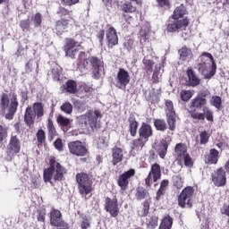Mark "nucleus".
<instances>
[{
  "instance_id": "nucleus-34",
  "label": "nucleus",
  "mask_w": 229,
  "mask_h": 229,
  "mask_svg": "<svg viewBox=\"0 0 229 229\" xmlns=\"http://www.w3.org/2000/svg\"><path fill=\"white\" fill-rule=\"evenodd\" d=\"M172 181L176 189H182L183 187V179L182 178V175H174Z\"/></svg>"
},
{
  "instance_id": "nucleus-35",
  "label": "nucleus",
  "mask_w": 229,
  "mask_h": 229,
  "mask_svg": "<svg viewBox=\"0 0 229 229\" xmlns=\"http://www.w3.org/2000/svg\"><path fill=\"white\" fill-rule=\"evenodd\" d=\"M61 75H62V68L58 65L54 66L52 69L53 80H55V81H59Z\"/></svg>"
},
{
  "instance_id": "nucleus-39",
  "label": "nucleus",
  "mask_w": 229,
  "mask_h": 229,
  "mask_svg": "<svg viewBox=\"0 0 229 229\" xmlns=\"http://www.w3.org/2000/svg\"><path fill=\"white\" fill-rule=\"evenodd\" d=\"M182 101H189L192 96H194V91L192 90H182L180 93Z\"/></svg>"
},
{
  "instance_id": "nucleus-63",
  "label": "nucleus",
  "mask_w": 229,
  "mask_h": 229,
  "mask_svg": "<svg viewBox=\"0 0 229 229\" xmlns=\"http://www.w3.org/2000/svg\"><path fill=\"white\" fill-rule=\"evenodd\" d=\"M136 196L138 199H144L146 198V191L144 190H139Z\"/></svg>"
},
{
  "instance_id": "nucleus-46",
  "label": "nucleus",
  "mask_w": 229,
  "mask_h": 229,
  "mask_svg": "<svg viewBox=\"0 0 229 229\" xmlns=\"http://www.w3.org/2000/svg\"><path fill=\"white\" fill-rule=\"evenodd\" d=\"M62 112L64 114H72V105L69 102H65L61 106Z\"/></svg>"
},
{
  "instance_id": "nucleus-14",
  "label": "nucleus",
  "mask_w": 229,
  "mask_h": 229,
  "mask_svg": "<svg viewBox=\"0 0 229 229\" xmlns=\"http://www.w3.org/2000/svg\"><path fill=\"white\" fill-rule=\"evenodd\" d=\"M106 210L109 212L111 217H117L119 216V204H117V199H106Z\"/></svg>"
},
{
  "instance_id": "nucleus-33",
  "label": "nucleus",
  "mask_w": 229,
  "mask_h": 229,
  "mask_svg": "<svg viewBox=\"0 0 229 229\" xmlns=\"http://www.w3.org/2000/svg\"><path fill=\"white\" fill-rule=\"evenodd\" d=\"M188 112L192 119H196L197 121H205V114H203V113L196 112V109H189Z\"/></svg>"
},
{
  "instance_id": "nucleus-56",
  "label": "nucleus",
  "mask_w": 229,
  "mask_h": 229,
  "mask_svg": "<svg viewBox=\"0 0 229 229\" xmlns=\"http://www.w3.org/2000/svg\"><path fill=\"white\" fill-rule=\"evenodd\" d=\"M61 3L64 6H72L73 4H78L80 0H61Z\"/></svg>"
},
{
  "instance_id": "nucleus-57",
  "label": "nucleus",
  "mask_w": 229,
  "mask_h": 229,
  "mask_svg": "<svg viewBox=\"0 0 229 229\" xmlns=\"http://www.w3.org/2000/svg\"><path fill=\"white\" fill-rule=\"evenodd\" d=\"M177 31H182V37L183 40H187V38L191 37V31L187 30V28H185L184 30L178 29Z\"/></svg>"
},
{
  "instance_id": "nucleus-11",
  "label": "nucleus",
  "mask_w": 229,
  "mask_h": 229,
  "mask_svg": "<svg viewBox=\"0 0 229 229\" xmlns=\"http://www.w3.org/2000/svg\"><path fill=\"white\" fill-rule=\"evenodd\" d=\"M68 148L72 155L76 157H85L88 153L87 148L80 140L72 141L68 143Z\"/></svg>"
},
{
  "instance_id": "nucleus-38",
  "label": "nucleus",
  "mask_w": 229,
  "mask_h": 229,
  "mask_svg": "<svg viewBox=\"0 0 229 229\" xmlns=\"http://www.w3.org/2000/svg\"><path fill=\"white\" fill-rule=\"evenodd\" d=\"M180 57L182 60H186L188 56H191L192 55V51L190 48H187V47H183L182 49L179 50Z\"/></svg>"
},
{
  "instance_id": "nucleus-42",
  "label": "nucleus",
  "mask_w": 229,
  "mask_h": 229,
  "mask_svg": "<svg viewBox=\"0 0 229 229\" xmlns=\"http://www.w3.org/2000/svg\"><path fill=\"white\" fill-rule=\"evenodd\" d=\"M167 123H168L169 130H171L172 131H174V129L176 128V114L168 115Z\"/></svg>"
},
{
  "instance_id": "nucleus-27",
  "label": "nucleus",
  "mask_w": 229,
  "mask_h": 229,
  "mask_svg": "<svg viewBox=\"0 0 229 229\" xmlns=\"http://www.w3.org/2000/svg\"><path fill=\"white\" fill-rule=\"evenodd\" d=\"M32 112H34L37 117L44 116V106H42V103H34L32 106Z\"/></svg>"
},
{
  "instance_id": "nucleus-9",
  "label": "nucleus",
  "mask_w": 229,
  "mask_h": 229,
  "mask_svg": "<svg viewBox=\"0 0 229 229\" xmlns=\"http://www.w3.org/2000/svg\"><path fill=\"white\" fill-rule=\"evenodd\" d=\"M160 178H162V169L160 168V165L155 163L151 165L150 171L145 179V185L151 187Z\"/></svg>"
},
{
  "instance_id": "nucleus-28",
  "label": "nucleus",
  "mask_w": 229,
  "mask_h": 229,
  "mask_svg": "<svg viewBox=\"0 0 229 229\" xmlns=\"http://www.w3.org/2000/svg\"><path fill=\"white\" fill-rule=\"evenodd\" d=\"M167 148H169L167 141L162 140L161 145L159 146V148L157 149V153H158L160 158H165V156L167 155Z\"/></svg>"
},
{
  "instance_id": "nucleus-51",
  "label": "nucleus",
  "mask_w": 229,
  "mask_h": 229,
  "mask_svg": "<svg viewBox=\"0 0 229 229\" xmlns=\"http://www.w3.org/2000/svg\"><path fill=\"white\" fill-rule=\"evenodd\" d=\"M37 139H38V142H45L46 140V132L44 131V130L40 129L37 132Z\"/></svg>"
},
{
  "instance_id": "nucleus-18",
  "label": "nucleus",
  "mask_w": 229,
  "mask_h": 229,
  "mask_svg": "<svg viewBox=\"0 0 229 229\" xmlns=\"http://www.w3.org/2000/svg\"><path fill=\"white\" fill-rule=\"evenodd\" d=\"M139 135L140 139L149 140V137L153 135V129H151V125L143 123L139 129Z\"/></svg>"
},
{
  "instance_id": "nucleus-60",
  "label": "nucleus",
  "mask_w": 229,
  "mask_h": 229,
  "mask_svg": "<svg viewBox=\"0 0 229 229\" xmlns=\"http://www.w3.org/2000/svg\"><path fill=\"white\" fill-rule=\"evenodd\" d=\"M148 225H149V226H152V228H155V226H157L158 225V217L152 216L150 218Z\"/></svg>"
},
{
  "instance_id": "nucleus-25",
  "label": "nucleus",
  "mask_w": 229,
  "mask_h": 229,
  "mask_svg": "<svg viewBox=\"0 0 229 229\" xmlns=\"http://www.w3.org/2000/svg\"><path fill=\"white\" fill-rule=\"evenodd\" d=\"M129 124H130V132L131 137H135L137 135V129L139 128V123L135 120V117L130 116L129 117Z\"/></svg>"
},
{
  "instance_id": "nucleus-15",
  "label": "nucleus",
  "mask_w": 229,
  "mask_h": 229,
  "mask_svg": "<svg viewBox=\"0 0 229 229\" xmlns=\"http://www.w3.org/2000/svg\"><path fill=\"white\" fill-rule=\"evenodd\" d=\"M134 175H135V170L131 169L119 176L117 182L122 191H126V189H128V184L130 183V178H131V176H134Z\"/></svg>"
},
{
  "instance_id": "nucleus-41",
  "label": "nucleus",
  "mask_w": 229,
  "mask_h": 229,
  "mask_svg": "<svg viewBox=\"0 0 229 229\" xmlns=\"http://www.w3.org/2000/svg\"><path fill=\"white\" fill-rule=\"evenodd\" d=\"M202 114L204 115V117H206L207 121H210L211 123L214 121V113L211 112V110L207 107V106H204L202 108Z\"/></svg>"
},
{
  "instance_id": "nucleus-53",
  "label": "nucleus",
  "mask_w": 229,
  "mask_h": 229,
  "mask_svg": "<svg viewBox=\"0 0 229 229\" xmlns=\"http://www.w3.org/2000/svg\"><path fill=\"white\" fill-rule=\"evenodd\" d=\"M47 130H48L49 135H55V133H56V129H55V125L53 124V120L51 119H48Z\"/></svg>"
},
{
  "instance_id": "nucleus-48",
  "label": "nucleus",
  "mask_w": 229,
  "mask_h": 229,
  "mask_svg": "<svg viewBox=\"0 0 229 229\" xmlns=\"http://www.w3.org/2000/svg\"><path fill=\"white\" fill-rule=\"evenodd\" d=\"M67 24H69V22L65 20L58 21L56 22L57 31H62L63 30H65V28H67Z\"/></svg>"
},
{
  "instance_id": "nucleus-64",
  "label": "nucleus",
  "mask_w": 229,
  "mask_h": 229,
  "mask_svg": "<svg viewBox=\"0 0 229 229\" xmlns=\"http://www.w3.org/2000/svg\"><path fill=\"white\" fill-rule=\"evenodd\" d=\"M98 148L103 149V148H106V146H108V143L106 141H105V140L100 139L98 142Z\"/></svg>"
},
{
  "instance_id": "nucleus-59",
  "label": "nucleus",
  "mask_w": 229,
  "mask_h": 229,
  "mask_svg": "<svg viewBox=\"0 0 229 229\" xmlns=\"http://www.w3.org/2000/svg\"><path fill=\"white\" fill-rule=\"evenodd\" d=\"M54 146H55V149H58V151H62V148H64L62 140L61 139L55 140V141L54 142Z\"/></svg>"
},
{
  "instance_id": "nucleus-40",
  "label": "nucleus",
  "mask_w": 229,
  "mask_h": 229,
  "mask_svg": "<svg viewBox=\"0 0 229 229\" xmlns=\"http://www.w3.org/2000/svg\"><path fill=\"white\" fill-rule=\"evenodd\" d=\"M148 142V140H146L145 139L143 138H140L138 139V140H134L133 141V148L135 149H142V148H144V145Z\"/></svg>"
},
{
  "instance_id": "nucleus-23",
  "label": "nucleus",
  "mask_w": 229,
  "mask_h": 229,
  "mask_svg": "<svg viewBox=\"0 0 229 229\" xmlns=\"http://www.w3.org/2000/svg\"><path fill=\"white\" fill-rule=\"evenodd\" d=\"M167 187H169V180L165 179V180L161 181L160 187L157 190V194H156V199L157 201H159V199H162V196H164V194H165V191H167Z\"/></svg>"
},
{
  "instance_id": "nucleus-36",
  "label": "nucleus",
  "mask_w": 229,
  "mask_h": 229,
  "mask_svg": "<svg viewBox=\"0 0 229 229\" xmlns=\"http://www.w3.org/2000/svg\"><path fill=\"white\" fill-rule=\"evenodd\" d=\"M31 21L34 24V28H40V24H42V14L40 13H37L32 16Z\"/></svg>"
},
{
  "instance_id": "nucleus-58",
  "label": "nucleus",
  "mask_w": 229,
  "mask_h": 229,
  "mask_svg": "<svg viewBox=\"0 0 229 229\" xmlns=\"http://www.w3.org/2000/svg\"><path fill=\"white\" fill-rule=\"evenodd\" d=\"M143 64H144L147 71H151L153 69V61L148 60V59H144Z\"/></svg>"
},
{
  "instance_id": "nucleus-50",
  "label": "nucleus",
  "mask_w": 229,
  "mask_h": 229,
  "mask_svg": "<svg viewBox=\"0 0 229 229\" xmlns=\"http://www.w3.org/2000/svg\"><path fill=\"white\" fill-rule=\"evenodd\" d=\"M103 76V67L93 68V78L99 80Z\"/></svg>"
},
{
  "instance_id": "nucleus-1",
  "label": "nucleus",
  "mask_w": 229,
  "mask_h": 229,
  "mask_svg": "<svg viewBox=\"0 0 229 229\" xmlns=\"http://www.w3.org/2000/svg\"><path fill=\"white\" fill-rule=\"evenodd\" d=\"M187 13V9L185 5L182 4L180 6H177L174 11L172 19L169 21L167 25V31L170 33H174L178 31V30H185V28L189 27V19L182 18L183 15Z\"/></svg>"
},
{
  "instance_id": "nucleus-45",
  "label": "nucleus",
  "mask_w": 229,
  "mask_h": 229,
  "mask_svg": "<svg viewBox=\"0 0 229 229\" xmlns=\"http://www.w3.org/2000/svg\"><path fill=\"white\" fill-rule=\"evenodd\" d=\"M161 93H162V89L153 88L149 91V98L152 101H156V99L158 98V96H160Z\"/></svg>"
},
{
  "instance_id": "nucleus-8",
  "label": "nucleus",
  "mask_w": 229,
  "mask_h": 229,
  "mask_svg": "<svg viewBox=\"0 0 229 229\" xmlns=\"http://www.w3.org/2000/svg\"><path fill=\"white\" fill-rule=\"evenodd\" d=\"M210 67L212 69H216V62H214V56L212 54L204 52L200 55V63L199 64V71L202 74L208 72L210 71Z\"/></svg>"
},
{
  "instance_id": "nucleus-55",
  "label": "nucleus",
  "mask_w": 229,
  "mask_h": 229,
  "mask_svg": "<svg viewBox=\"0 0 229 229\" xmlns=\"http://www.w3.org/2000/svg\"><path fill=\"white\" fill-rule=\"evenodd\" d=\"M20 27L21 28L22 31H28V30H30V21L28 20L21 21Z\"/></svg>"
},
{
  "instance_id": "nucleus-22",
  "label": "nucleus",
  "mask_w": 229,
  "mask_h": 229,
  "mask_svg": "<svg viewBox=\"0 0 229 229\" xmlns=\"http://www.w3.org/2000/svg\"><path fill=\"white\" fill-rule=\"evenodd\" d=\"M35 117H37V114L34 113L31 106L27 107L25 111L24 121L28 126H31V124L35 123Z\"/></svg>"
},
{
  "instance_id": "nucleus-26",
  "label": "nucleus",
  "mask_w": 229,
  "mask_h": 229,
  "mask_svg": "<svg viewBox=\"0 0 229 229\" xmlns=\"http://www.w3.org/2000/svg\"><path fill=\"white\" fill-rule=\"evenodd\" d=\"M162 78V64H158L155 66V70L152 75L153 83H158Z\"/></svg>"
},
{
  "instance_id": "nucleus-19",
  "label": "nucleus",
  "mask_w": 229,
  "mask_h": 229,
  "mask_svg": "<svg viewBox=\"0 0 229 229\" xmlns=\"http://www.w3.org/2000/svg\"><path fill=\"white\" fill-rule=\"evenodd\" d=\"M207 105V99L201 96L194 98L189 104L190 110H198V108H204Z\"/></svg>"
},
{
  "instance_id": "nucleus-54",
  "label": "nucleus",
  "mask_w": 229,
  "mask_h": 229,
  "mask_svg": "<svg viewBox=\"0 0 229 229\" xmlns=\"http://www.w3.org/2000/svg\"><path fill=\"white\" fill-rule=\"evenodd\" d=\"M200 137V144H207L208 142V139L210 136H208V133L207 131H202L199 135Z\"/></svg>"
},
{
  "instance_id": "nucleus-29",
  "label": "nucleus",
  "mask_w": 229,
  "mask_h": 229,
  "mask_svg": "<svg viewBox=\"0 0 229 229\" xmlns=\"http://www.w3.org/2000/svg\"><path fill=\"white\" fill-rule=\"evenodd\" d=\"M66 92L69 94H76L78 90V86L76 85V81H68L64 86Z\"/></svg>"
},
{
  "instance_id": "nucleus-49",
  "label": "nucleus",
  "mask_w": 229,
  "mask_h": 229,
  "mask_svg": "<svg viewBox=\"0 0 229 229\" xmlns=\"http://www.w3.org/2000/svg\"><path fill=\"white\" fill-rule=\"evenodd\" d=\"M8 137V130L6 127H4L3 125H0V144Z\"/></svg>"
},
{
  "instance_id": "nucleus-52",
  "label": "nucleus",
  "mask_w": 229,
  "mask_h": 229,
  "mask_svg": "<svg viewBox=\"0 0 229 229\" xmlns=\"http://www.w3.org/2000/svg\"><path fill=\"white\" fill-rule=\"evenodd\" d=\"M81 229H89L90 228V220L87 218V216L83 217L81 222Z\"/></svg>"
},
{
  "instance_id": "nucleus-44",
  "label": "nucleus",
  "mask_w": 229,
  "mask_h": 229,
  "mask_svg": "<svg viewBox=\"0 0 229 229\" xmlns=\"http://www.w3.org/2000/svg\"><path fill=\"white\" fill-rule=\"evenodd\" d=\"M210 105H212V106H215V108H217V109L221 108V105H222L221 98L217 96H213L210 100Z\"/></svg>"
},
{
  "instance_id": "nucleus-24",
  "label": "nucleus",
  "mask_w": 229,
  "mask_h": 229,
  "mask_svg": "<svg viewBox=\"0 0 229 229\" xmlns=\"http://www.w3.org/2000/svg\"><path fill=\"white\" fill-rule=\"evenodd\" d=\"M187 74H188V85H190V87H198V85H199L200 83V80L199 78H198V76H196L194 74V71H192L191 69H189L187 71Z\"/></svg>"
},
{
  "instance_id": "nucleus-12",
  "label": "nucleus",
  "mask_w": 229,
  "mask_h": 229,
  "mask_svg": "<svg viewBox=\"0 0 229 229\" xmlns=\"http://www.w3.org/2000/svg\"><path fill=\"white\" fill-rule=\"evenodd\" d=\"M211 176L216 187H225L226 185V172L222 167L213 172Z\"/></svg>"
},
{
  "instance_id": "nucleus-47",
  "label": "nucleus",
  "mask_w": 229,
  "mask_h": 229,
  "mask_svg": "<svg viewBox=\"0 0 229 229\" xmlns=\"http://www.w3.org/2000/svg\"><path fill=\"white\" fill-rule=\"evenodd\" d=\"M57 123L58 124H61V126H69V124H71V120H69V118L59 115L57 117Z\"/></svg>"
},
{
  "instance_id": "nucleus-62",
  "label": "nucleus",
  "mask_w": 229,
  "mask_h": 229,
  "mask_svg": "<svg viewBox=\"0 0 229 229\" xmlns=\"http://www.w3.org/2000/svg\"><path fill=\"white\" fill-rule=\"evenodd\" d=\"M149 213V202L145 201L143 203V216H148Z\"/></svg>"
},
{
  "instance_id": "nucleus-61",
  "label": "nucleus",
  "mask_w": 229,
  "mask_h": 229,
  "mask_svg": "<svg viewBox=\"0 0 229 229\" xmlns=\"http://www.w3.org/2000/svg\"><path fill=\"white\" fill-rule=\"evenodd\" d=\"M97 37L99 40L100 46H103V40L105 38V30H99Z\"/></svg>"
},
{
  "instance_id": "nucleus-17",
  "label": "nucleus",
  "mask_w": 229,
  "mask_h": 229,
  "mask_svg": "<svg viewBox=\"0 0 229 229\" xmlns=\"http://www.w3.org/2000/svg\"><path fill=\"white\" fill-rule=\"evenodd\" d=\"M108 47H113L119 44V38L117 37V30L114 27H110L106 34Z\"/></svg>"
},
{
  "instance_id": "nucleus-3",
  "label": "nucleus",
  "mask_w": 229,
  "mask_h": 229,
  "mask_svg": "<svg viewBox=\"0 0 229 229\" xmlns=\"http://www.w3.org/2000/svg\"><path fill=\"white\" fill-rule=\"evenodd\" d=\"M19 106V101H17V95L15 93L13 94L11 98H8L7 94H3L0 98V108L2 112H6L5 119L12 121L13 119V115H15V112H17V107Z\"/></svg>"
},
{
  "instance_id": "nucleus-5",
  "label": "nucleus",
  "mask_w": 229,
  "mask_h": 229,
  "mask_svg": "<svg viewBox=\"0 0 229 229\" xmlns=\"http://www.w3.org/2000/svg\"><path fill=\"white\" fill-rule=\"evenodd\" d=\"M174 157L177 160L179 165H186V167H192L194 163L192 162V157L187 152V145L184 143H178L174 148Z\"/></svg>"
},
{
  "instance_id": "nucleus-37",
  "label": "nucleus",
  "mask_w": 229,
  "mask_h": 229,
  "mask_svg": "<svg viewBox=\"0 0 229 229\" xmlns=\"http://www.w3.org/2000/svg\"><path fill=\"white\" fill-rule=\"evenodd\" d=\"M155 128L157 130H159V131H164L167 129V123H165V121L157 119L154 123Z\"/></svg>"
},
{
  "instance_id": "nucleus-13",
  "label": "nucleus",
  "mask_w": 229,
  "mask_h": 229,
  "mask_svg": "<svg viewBox=\"0 0 229 229\" xmlns=\"http://www.w3.org/2000/svg\"><path fill=\"white\" fill-rule=\"evenodd\" d=\"M80 49H81V46L73 39H68L64 47L65 55L69 56V58H74Z\"/></svg>"
},
{
  "instance_id": "nucleus-7",
  "label": "nucleus",
  "mask_w": 229,
  "mask_h": 229,
  "mask_svg": "<svg viewBox=\"0 0 229 229\" xmlns=\"http://www.w3.org/2000/svg\"><path fill=\"white\" fill-rule=\"evenodd\" d=\"M192 196H194V188L188 186L184 188L178 196V205L181 208H191L192 207Z\"/></svg>"
},
{
  "instance_id": "nucleus-21",
  "label": "nucleus",
  "mask_w": 229,
  "mask_h": 229,
  "mask_svg": "<svg viewBox=\"0 0 229 229\" xmlns=\"http://www.w3.org/2000/svg\"><path fill=\"white\" fill-rule=\"evenodd\" d=\"M113 159L112 164L113 165H117L120 162H123V149L121 148H113V154H112Z\"/></svg>"
},
{
  "instance_id": "nucleus-2",
  "label": "nucleus",
  "mask_w": 229,
  "mask_h": 229,
  "mask_svg": "<svg viewBox=\"0 0 229 229\" xmlns=\"http://www.w3.org/2000/svg\"><path fill=\"white\" fill-rule=\"evenodd\" d=\"M65 174V168L60 163L56 162L55 158L50 159V166L44 170V182L53 183L54 182H62Z\"/></svg>"
},
{
  "instance_id": "nucleus-10",
  "label": "nucleus",
  "mask_w": 229,
  "mask_h": 229,
  "mask_svg": "<svg viewBox=\"0 0 229 229\" xmlns=\"http://www.w3.org/2000/svg\"><path fill=\"white\" fill-rule=\"evenodd\" d=\"M115 81L116 87H118L122 90H124L128 83H130V73L128 72V71L120 68L116 74Z\"/></svg>"
},
{
  "instance_id": "nucleus-6",
  "label": "nucleus",
  "mask_w": 229,
  "mask_h": 229,
  "mask_svg": "<svg viewBox=\"0 0 229 229\" xmlns=\"http://www.w3.org/2000/svg\"><path fill=\"white\" fill-rule=\"evenodd\" d=\"M76 182L78 183L79 192L82 198L92 192V182L89 178V174L78 173L76 174Z\"/></svg>"
},
{
  "instance_id": "nucleus-20",
  "label": "nucleus",
  "mask_w": 229,
  "mask_h": 229,
  "mask_svg": "<svg viewBox=\"0 0 229 229\" xmlns=\"http://www.w3.org/2000/svg\"><path fill=\"white\" fill-rule=\"evenodd\" d=\"M219 161V151L216 148H211L209 154L205 157V164L216 165Z\"/></svg>"
},
{
  "instance_id": "nucleus-32",
  "label": "nucleus",
  "mask_w": 229,
  "mask_h": 229,
  "mask_svg": "<svg viewBox=\"0 0 229 229\" xmlns=\"http://www.w3.org/2000/svg\"><path fill=\"white\" fill-rule=\"evenodd\" d=\"M165 112H166V116L176 115V112L174 111V106L173 105V101L171 100L165 101Z\"/></svg>"
},
{
  "instance_id": "nucleus-43",
  "label": "nucleus",
  "mask_w": 229,
  "mask_h": 229,
  "mask_svg": "<svg viewBox=\"0 0 229 229\" xmlns=\"http://www.w3.org/2000/svg\"><path fill=\"white\" fill-rule=\"evenodd\" d=\"M123 12L125 13H133V12H136L137 8L131 4L130 2H125L123 6Z\"/></svg>"
},
{
  "instance_id": "nucleus-31",
  "label": "nucleus",
  "mask_w": 229,
  "mask_h": 229,
  "mask_svg": "<svg viewBox=\"0 0 229 229\" xmlns=\"http://www.w3.org/2000/svg\"><path fill=\"white\" fill-rule=\"evenodd\" d=\"M170 228H173V218L167 216L162 220L159 225V229H170Z\"/></svg>"
},
{
  "instance_id": "nucleus-30",
  "label": "nucleus",
  "mask_w": 229,
  "mask_h": 229,
  "mask_svg": "<svg viewBox=\"0 0 229 229\" xmlns=\"http://www.w3.org/2000/svg\"><path fill=\"white\" fill-rule=\"evenodd\" d=\"M88 60L89 62V65H91L93 69L103 67V61L97 56H89Z\"/></svg>"
},
{
  "instance_id": "nucleus-4",
  "label": "nucleus",
  "mask_w": 229,
  "mask_h": 229,
  "mask_svg": "<svg viewBox=\"0 0 229 229\" xmlns=\"http://www.w3.org/2000/svg\"><path fill=\"white\" fill-rule=\"evenodd\" d=\"M101 112L99 110H89L86 114L78 118L81 130L88 128H96L98 126V119H101Z\"/></svg>"
},
{
  "instance_id": "nucleus-16",
  "label": "nucleus",
  "mask_w": 229,
  "mask_h": 229,
  "mask_svg": "<svg viewBox=\"0 0 229 229\" xmlns=\"http://www.w3.org/2000/svg\"><path fill=\"white\" fill-rule=\"evenodd\" d=\"M19 151H21V141H19L17 136H12L7 146V155L8 157H13Z\"/></svg>"
}]
</instances>
